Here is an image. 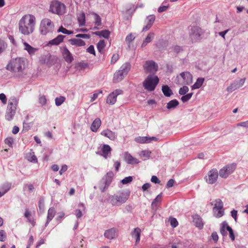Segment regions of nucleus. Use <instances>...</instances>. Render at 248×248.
Wrapping results in <instances>:
<instances>
[{
  "label": "nucleus",
  "instance_id": "f257e3e1",
  "mask_svg": "<svg viewBox=\"0 0 248 248\" xmlns=\"http://www.w3.org/2000/svg\"><path fill=\"white\" fill-rule=\"evenodd\" d=\"M35 17L31 15L23 16L19 22V30L24 35L31 33L34 30L35 24Z\"/></svg>",
  "mask_w": 248,
  "mask_h": 248
},
{
  "label": "nucleus",
  "instance_id": "f03ea898",
  "mask_svg": "<svg viewBox=\"0 0 248 248\" xmlns=\"http://www.w3.org/2000/svg\"><path fill=\"white\" fill-rule=\"evenodd\" d=\"M18 101L19 99L14 96H11L9 99L5 116L7 120L11 121L13 119L16 112Z\"/></svg>",
  "mask_w": 248,
  "mask_h": 248
},
{
  "label": "nucleus",
  "instance_id": "7ed1b4c3",
  "mask_svg": "<svg viewBox=\"0 0 248 248\" xmlns=\"http://www.w3.org/2000/svg\"><path fill=\"white\" fill-rule=\"evenodd\" d=\"M25 61L24 58H17L12 59L6 66L7 70L14 72L22 71L25 68Z\"/></svg>",
  "mask_w": 248,
  "mask_h": 248
},
{
  "label": "nucleus",
  "instance_id": "20e7f679",
  "mask_svg": "<svg viewBox=\"0 0 248 248\" xmlns=\"http://www.w3.org/2000/svg\"><path fill=\"white\" fill-rule=\"evenodd\" d=\"M129 193L119 192L109 197L110 203L113 206H118L124 203L128 199Z\"/></svg>",
  "mask_w": 248,
  "mask_h": 248
},
{
  "label": "nucleus",
  "instance_id": "39448f33",
  "mask_svg": "<svg viewBox=\"0 0 248 248\" xmlns=\"http://www.w3.org/2000/svg\"><path fill=\"white\" fill-rule=\"evenodd\" d=\"M159 80V78L156 76L149 75L143 82V87L146 90L152 92L155 89Z\"/></svg>",
  "mask_w": 248,
  "mask_h": 248
},
{
  "label": "nucleus",
  "instance_id": "423d86ee",
  "mask_svg": "<svg viewBox=\"0 0 248 248\" xmlns=\"http://www.w3.org/2000/svg\"><path fill=\"white\" fill-rule=\"evenodd\" d=\"M131 68L130 64L128 62L124 63L114 74L113 80L114 82H118L124 79L127 74Z\"/></svg>",
  "mask_w": 248,
  "mask_h": 248
},
{
  "label": "nucleus",
  "instance_id": "0eeeda50",
  "mask_svg": "<svg viewBox=\"0 0 248 248\" xmlns=\"http://www.w3.org/2000/svg\"><path fill=\"white\" fill-rule=\"evenodd\" d=\"M54 25L51 20L48 18L43 19L40 23V31L42 34L46 35L54 31Z\"/></svg>",
  "mask_w": 248,
  "mask_h": 248
},
{
  "label": "nucleus",
  "instance_id": "6e6552de",
  "mask_svg": "<svg viewBox=\"0 0 248 248\" xmlns=\"http://www.w3.org/2000/svg\"><path fill=\"white\" fill-rule=\"evenodd\" d=\"M49 11L53 14L61 16L64 14L65 6L58 0L53 1L50 4Z\"/></svg>",
  "mask_w": 248,
  "mask_h": 248
},
{
  "label": "nucleus",
  "instance_id": "1a4fd4ad",
  "mask_svg": "<svg viewBox=\"0 0 248 248\" xmlns=\"http://www.w3.org/2000/svg\"><path fill=\"white\" fill-rule=\"evenodd\" d=\"M193 77L188 72H184L180 74V77H177L176 79V83L182 85H189L192 82Z\"/></svg>",
  "mask_w": 248,
  "mask_h": 248
},
{
  "label": "nucleus",
  "instance_id": "9d476101",
  "mask_svg": "<svg viewBox=\"0 0 248 248\" xmlns=\"http://www.w3.org/2000/svg\"><path fill=\"white\" fill-rule=\"evenodd\" d=\"M236 165L234 163L228 164L223 167L219 171V176L223 178H227L235 170Z\"/></svg>",
  "mask_w": 248,
  "mask_h": 248
},
{
  "label": "nucleus",
  "instance_id": "9b49d317",
  "mask_svg": "<svg viewBox=\"0 0 248 248\" xmlns=\"http://www.w3.org/2000/svg\"><path fill=\"white\" fill-rule=\"evenodd\" d=\"M202 34V30L198 27L195 26L191 28L189 37L192 43L197 42L201 39Z\"/></svg>",
  "mask_w": 248,
  "mask_h": 248
},
{
  "label": "nucleus",
  "instance_id": "f8f14e48",
  "mask_svg": "<svg viewBox=\"0 0 248 248\" xmlns=\"http://www.w3.org/2000/svg\"><path fill=\"white\" fill-rule=\"evenodd\" d=\"M143 68L146 73L154 75L158 70V65L153 61H147L143 65Z\"/></svg>",
  "mask_w": 248,
  "mask_h": 248
},
{
  "label": "nucleus",
  "instance_id": "ddd939ff",
  "mask_svg": "<svg viewBox=\"0 0 248 248\" xmlns=\"http://www.w3.org/2000/svg\"><path fill=\"white\" fill-rule=\"evenodd\" d=\"M219 172L216 169L210 170L205 177L206 182L209 184H214L217 180Z\"/></svg>",
  "mask_w": 248,
  "mask_h": 248
},
{
  "label": "nucleus",
  "instance_id": "4468645a",
  "mask_svg": "<svg viewBox=\"0 0 248 248\" xmlns=\"http://www.w3.org/2000/svg\"><path fill=\"white\" fill-rule=\"evenodd\" d=\"M123 93V91L122 90H115L108 94L106 99V103L109 105H114L116 102L117 96Z\"/></svg>",
  "mask_w": 248,
  "mask_h": 248
},
{
  "label": "nucleus",
  "instance_id": "2eb2a0df",
  "mask_svg": "<svg viewBox=\"0 0 248 248\" xmlns=\"http://www.w3.org/2000/svg\"><path fill=\"white\" fill-rule=\"evenodd\" d=\"M246 78H241L239 80H235L227 88L228 92H232L241 87L244 84Z\"/></svg>",
  "mask_w": 248,
  "mask_h": 248
},
{
  "label": "nucleus",
  "instance_id": "dca6fc26",
  "mask_svg": "<svg viewBox=\"0 0 248 248\" xmlns=\"http://www.w3.org/2000/svg\"><path fill=\"white\" fill-rule=\"evenodd\" d=\"M157 140V139L155 137H138L135 139L137 142L140 143H148Z\"/></svg>",
  "mask_w": 248,
  "mask_h": 248
},
{
  "label": "nucleus",
  "instance_id": "f3484780",
  "mask_svg": "<svg viewBox=\"0 0 248 248\" xmlns=\"http://www.w3.org/2000/svg\"><path fill=\"white\" fill-rule=\"evenodd\" d=\"M101 135L111 140H114L117 138V135L115 133L108 129L103 130L101 132Z\"/></svg>",
  "mask_w": 248,
  "mask_h": 248
},
{
  "label": "nucleus",
  "instance_id": "a211bd4d",
  "mask_svg": "<svg viewBox=\"0 0 248 248\" xmlns=\"http://www.w3.org/2000/svg\"><path fill=\"white\" fill-rule=\"evenodd\" d=\"M62 55L65 61L68 63H71L74 59L72 54L66 47L62 49Z\"/></svg>",
  "mask_w": 248,
  "mask_h": 248
},
{
  "label": "nucleus",
  "instance_id": "6ab92c4d",
  "mask_svg": "<svg viewBox=\"0 0 248 248\" xmlns=\"http://www.w3.org/2000/svg\"><path fill=\"white\" fill-rule=\"evenodd\" d=\"M56 211L55 208L54 207L49 208L47 211L46 221L45 225V227H46L48 225L49 223L54 217Z\"/></svg>",
  "mask_w": 248,
  "mask_h": 248
},
{
  "label": "nucleus",
  "instance_id": "aec40b11",
  "mask_svg": "<svg viewBox=\"0 0 248 248\" xmlns=\"http://www.w3.org/2000/svg\"><path fill=\"white\" fill-rule=\"evenodd\" d=\"M102 154L101 155L105 158H107L109 157L111 154V148L108 144H103L101 148Z\"/></svg>",
  "mask_w": 248,
  "mask_h": 248
},
{
  "label": "nucleus",
  "instance_id": "412c9836",
  "mask_svg": "<svg viewBox=\"0 0 248 248\" xmlns=\"http://www.w3.org/2000/svg\"><path fill=\"white\" fill-rule=\"evenodd\" d=\"M23 45L24 49L27 51L30 56L34 55L35 52L38 50L37 48L31 46L27 42H23Z\"/></svg>",
  "mask_w": 248,
  "mask_h": 248
},
{
  "label": "nucleus",
  "instance_id": "4be33fe9",
  "mask_svg": "<svg viewBox=\"0 0 248 248\" xmlns=\"http://www.w3.org/2000/svg\"><path fill=\"white\" fill-rule=\"evenodd\" d=\"M124 159L128 164H135L139 163V161L138 159L134 158L128 153H125L124 154Z\"/></svg>",
  "mask_w": 248,
  "mask_h": 248
},
{
  "label": "nucleus",
  "instance_id": "5701e85b",
  "mask_svg": "<svg viewBox=\"0 0 248 248\" xmlns=\"http://www.w3.org/2000/svg\"><path fill=\"white\" fill-rule=\"evenodd\" d=\"M101 124V121L99 118H96L92 123L91 126V130L94 132L97 131Z\"/></svg>",
  "mask_w": 248,
  "mask_h": 248
},
{
  "label": "nucleus",
  "instance_id": "b1692460",
  "mask_svg": "<svg viewBox=\"0 0 248 248\" xmlns=\"http://www.w3.org/2000/svg\"><path fill=\"white\" fill-rule=\"evenodd\" d=\"M69 41L72 45L76 46H82L85 45V42L78 38L71 39Z\"/></svg>",
  "mask_w": 248,
  "mask_h": 248
},
{
  "label": "nucleus",
  "instance_id": "393cba45",
  "mask_svg": "<svg viewBox=\"0 0 248 248\" xmlns=\"http://www.w3.org/2000/svg\"><path fill=\"white\" fill-rule=\"evenodd\" d=\"M116 230L111 228L105 231L104 236L108 239H114L115 237Z\"/></svg>",
  "mask_w": 248,
  "mask_h": 248
},
{
  "label": "nucleus",
  "instance_id": "a878e982",
  "mask_svg": "<svg viewBox=\"0 0 248 248\" xmlns=\"http://www.w3.org/2000/svg\"><path fill=\"white\" fill-rule=\"evenodd\" d=\"M64 37L65 36L62 35H59L55 38L50 40L48 44L50 45H58L63 41Z\"/></svg>",
  "mask_w": 248,
  "mask_h": 248
},
{
  "label": "nucleus",
  "instance_id": "bb28decb",
  "mask_svg": "<svg viewBox=\"0 0 248 248\" xmlns=\"http://www.w3.org/2000/svg\"><path fill=\"white\" fill-rule=\"evenodd\" d=\"M141 230L139 228H136L131 232L132 237L136 238V243H138L140 241Z\"/></svg>",
  "mask_w": 248,
  "mask_h": 248
},
{
  "label": "nucleus",
  "instance_id": "cd10ccee",
  "mask_svg": "<svg viewBox=\"0 0 248 248\" xmlns=\"http://www.w3.org/2000/svg\"><path fill=\"white\" fill-rule=\"evenodd\" d=\"M154 37H155L154 33L152 32H150L148 34V35L147 36V37H146V38L145 39L144 41L143 42V43L141 45V47H145L147 45V44L150 43L153 40Z\"/></svg>",
  "mask_w": 248,
  "mask_h": 248
},
{
  "label": "nucleus",
  "instance_id": "c85d7f7f",
  "mask_svg": "<svg viewBox=\"0 0 248 248\" xmlns=\"http://www.w3.org/2000/svg\"><path fill=\"white\" fill-rule=\"evenodd\" d=\"M26 157L28 161H29L31 162H33V163H37V158L36 157V156L35 155L34 153L31 151L26 154Z\"/></svg>",
  "mask_w": 248,
  "mask_h": 248
},
{
  "label": "nucleus",
  "instance_id": "c756f323",
  "mask_svg": "<svg viewBox=\"0 0 248 248\" xmlns=\"http://www.w3.org/2000/svg\"><path fill=\"white\" fill-rule=\"evenodd\" d=\"M211 204L214 206L213 208H215V210H217V208H218L219 209H223V203L222 201L219 199H216L214 201L212 202Z\"/></svg>",
  "mask_w": 248,
  "mask_h": 248
},
{
  "label": "nucleus",
  "instance_id": "7c9ffc66",
  "mask_svg": "<svg viewBox=\"0 0 248 248\" xmlns=\"http://www.w3.org/2000/svg\"><path fill=\"white\" fill-rule=\"evenodd\" d=\"M204 81V78H198L196 82L192 86V90L197 89L200 88L202 85Z\"/></svg>",
  "mask_w": 248,
  "mask_h": 248
},
{
  "label": "nucleus",
  "instance_id": "2f4dec72",
  "mask_svg": "<svg viewBox=\"0 0 248 248\" xmlns=\"http://www.w3.org/2000/svg\"><path fill=\"white\" fill-rule=\"evenodd\" d=\"M227 227H230L226 221H224L221 224L220 233L223 236L227 235Z\"/></svg>",
  "mask_w": 248,
  "mask_h": 248
},
{
  "label": "nucleus",
  "instance_id": "473e14b6",
  "mask_svg": "<svg viewBox=\"0 0 248 248\" xmlns=\"http://www.w3.org/2000/svg\"><path fill=\"white\" fill-rule=\"evenodd\" d=\"M95 35L103 37L105 38H108L110 35V32L108 30H103L101 31H96L94 33Z\"/></svg>",
  "mask_w": 248,
  "mask_h": 248
},
{
  "label": "nucleus",
  "instance_id": "72a5a7b5",
  "mask_svg": "<svg viewBox=\"0 0 248 248\" xmlns=\"http://www.w3.org/2000/svg\"><path fill=\"white\" fill-rule=\"evenodd\" d=\"M178 105V101L176 99H173L167 103V108L168 109H172L175 108Z\"/></svg>",
  "mask_w": 248,
  "mask_h": 248
},
{
  "label": "nucleus",
  "instance_id": "f704fd0d",
  "mask_svg": "<svg viewBox=\"0 0 248 248\" xmlns=\"http://www.w3.org/2000/svg\"><path fill=\"white\" fill-rule=\"evenodd\" d=\"M162 91L164 95L167 97H170L172 94V91L167 85L163 86Z\"/></svg>",
  "mask_w": 248,
  "mask_h": 248
},
{
  "label": "nucleus",
  "instance_id": "c9c22d12",
  "mask_svg": "<svg viewBox=\"0 0 248 248\" xmlns=\"http://www.w3.org/2000/svg\"><path fill=\"white\" fill-rule=\"evenodd\" d=\"M113 176V173L112 171H109L107 173V175L102 179L103 180H105L107 182V186H109L111 181L112 177Z\"/></svg>",
  "mask_w": 248,
  "mask_h": 248
},
{
  "label": "nucleus",
  "instance_id": "e433bc0d",
  "mask_svg": "<svg viewBox=\"0 0 248 248\" xmlns=\"http://www.w3.org/2000/svg\"><path fill=\"white\" fill-rule=\"evenodd\" d=\"M109 186H107V182L105 180L102 179L99 183L98 187L102 192H104Z\"/></svg>",
  "mask_w": 248,
  "mask_h": 248
},
{
  "label": "nucleus",
  "instance_id": "4c0bfd02",
  "mask_svg": "<svg viewBox=\"0 0 248 248\" xmlns=\"http://www.w3.org/2000/svg\"><path fill=\"white\" fill-rule=\"evenodd\" d=\"M78 23L80 26H84L85 24V15L82 13L78 15Z\"/></svg>",
  "mask_w": 248,
  "mask_h": 248
},
{
  "label": "nucleus",
  "instance_id": "58836bf2",
  "mask_svg": "<svg viewBox=\"0 0 248 248\" xmlns=\"http://www.w3.org/2000/svg\"><path fill=\"white\" fill-rule=\"evenodd\" d=\"M24 217L27 218L31 223L34 226L35 224V222L33 220H32L31 218V213L28 209H26L25 212L24 213Z\"/></svg>",
  "mask_w": 248,
  "mask_h": 248
},
{
  "label": "nucleus",
  "instance_id": "ea45409f",
  "mask_svg": "<svg viewBox=\"0 0 248 248\" xmlns=\"http://www.w3.org/2000/svg\"><path fill=\"white\" fill-rule=\"evenodd\" d=\"M193 222L197 227L202 228L203 226L201 218L198 216H195L194 217Z\"/></svg>",
  "mask_w": 248,
  "mask_h": 248
},
{
  "label": "nucleus",
  "instance_id": "a19ab883",
  "mask_svg": "<svg viewBox=\"0 0 248 248\" xmlns=\"http://www.w3.org/2000/svg\"><path fill=\"white\" fill-rule=\"evenodd\" d=\"M105 46L106 44L105 41L103 40H100L97 44V48L98 51L102 53Z\"/></svg>",
  "mask_w": 248,
  "mask_h": 248
},
{
  "label": "nucleus",
  "instance_id": "79ce46f5",
  "mask_svg": "<svg viewBox=\"0 0 248 248\" xmlns=\"http://www.w3.org/2000/svg\"><path fill=\"white\" fill-rule=\"evenodd\" d=\"M162 197V193H161L158 194L152 203V206L153 207H156L157 206V203L160 202Z\"/></svg>",
  "mask_w": 248,
  "mask_h": 248
},
{
  "label": "nucleus",
  "instance_id": "37998d69",
  "mask_svg": "<svg viewBox=\"0 0 248 248\" xmlns=\"http://www.w3.org/2000/svg\"><path fill=\"white\" fill-rule=\"evenodd\" d=\"M217 210H215V208H213V212L216 217H220L224 215V212L222 209L217 208Z\"/></svg>",
  "mask_w": 248,
  "mask_h": 248
},
{
  "label": "nucleus",
  "instance_id": "c03bdc74",
  "mask_svg": "<svg viewBox=\"0 0 248 248\" xmlns=\"http://www.w3.org/2000/svg\"><path fill=\"white\" fill-rule=\"evenodd\" d=\"M155 20V16L153 15H151L147 16L145 21L146 24H148L150 25H153Z\"/></svg>",
  "mask_w": 248,
  "mask_h": 248
},
{
  "label": "nucleus",
  "instance_id": "a18cd8bd",
  "mask_svg": "<svg viewBox=\"0 0 248 248\" xmlns=\"http://www.w3.org/2000/svg\"><path fill=\"white\" fill-rule=\"evenodd\" d=\"M93 15L94 16L95 25L97 27L99 26L101 24V18L100 16L96 13H93Z\"/></svg>",
  "mask_w": 248,
  "mask_h": 248
},
{
  "label": "nucleus",
  "instance_id": "49530a36",
  "mask_svg": "<svg viewBox=\"0 0 248 248\" xmlns=\"http://www.w3.org/2000/svg\"><path fill=\"white\" fill-rule=\"evenodd\" d=\"M58 32H62L65 34H71L73 33V31L67 30L66 29L61 26L58 30Z\"/></svg>",
  "mask_w": 248,
  "mask_h": 248
},
{
  "label": "nucleus",
  "instance_id": "de8ad7c7",
  "mask_svg": "<svg viewBox=\"0 0 248 248\" xmlns=\"http://www.w3.org/2000/svg\"><path fill=\"white\" fill-rule=\"evenodd\" d=\"M65 98L63 96H60L57 97L55 99V104L57 106L61 105L62 103L65 101Z\"/></svg>",
  "mask_w": 248,
  "mask_h": 248
},
{
  "label": "nucleus",
  "instance_id": "09e8293b",
  "mask_svg": "<svg viewBox=\"0 0 248 248\" xmlns=\"http://www.w3.org/2000/svg\"><path fill=\"white\" fill-rule=\"evenodd\" d=\"M151 152L148 150H144L140 152V155L144 157V159L148 158L150 155Z\"/></svg>",
  "mask_w": 248,
  "mask_h": 248
},
{
  "label": "nucleus",
  "instance_id": "8fccbe9b",
  "mask_svg": "<svg viewBox=\"0 0 248 248\" xmlns=\"http://www.w3.org/2000/svg\"><path fill=\"white\" fill-rule=\"evenodd\" d=\"M135 38V36L132 33H130L126 36L125 42L127 44L129 45L130 43L134 40Z\"/></svg>",
  "mask_w": 248,
  "mask_h": 248
},
{
  "label": "nucleus",
  "instance_id": "3c124183",
  "mask_svg": "<svg viewBox=\"0 0 248 248\" xmlns=\"http://www.w3.org/2000/svg\"><path fill=\"white\" fill-rule=\"evenodd\" d=\"M188 91L189 89L188 87L184 86L179 89V93L180 95H185L186 93L188 92Z\"/></svg>",
  "mask_w": 248,
  "mask_h": 248
},
{
  "label": "nucleus",
  "instance_id": "603ef678",
  "mask_svg": "<svg viewBox=\"0 0 248 248\" xmlns=\"http://www.w3.org/2000/svg\"><path fill=\"white\" fill-rule=\"evenodd\" d=\"M132 180H133V177L132 176H128V177H125L124 179H123L121 181V182L123 184L126 185V184H129L130 182H131L132 181Z\"/></svg>",
  "mask_w": 248,
  "mask_h": 248
},
{
  "label": "nucleus",
  "instance_id": "864d4df0",
  "mask_svg": "<svg viewBox=\"0 0 248 248\" xmlns=\"http://www.w3.org/2000/svg\"><path fill=\"white\" fill-rule=\"evenodd\" d=\"M192 94V93H190L183 96L181 97V100L183 102H187L191 98Z\"/></svg>",
  "mask_w": 248,
  "mask_h": 248
},
{
  "label": "nucleus",
  "instance_id": "5fc2aeb1",
  "mask_svg": "<svg viewBox=\"0 0 248 248\" xmlns=\"http://www.w3.org/2000/svg\"><path fill=\"white\" fill-rule=\"evenodd\" d=\"M170 224L172 227L175 228L178 226V223L177 219L174 217H171L170 219Z\"/></svg>",
  "mask_w": 248,
  "mask_h": 248
},
{
  "label": "nucleus",
  "instance_id": "6e6d98bb",
  "mask_svg": "<svg viewBox=\"0 0 248 248\" xmlns=\"http://www.w3.org/2000/svg\"><path fill=\"white\" fill-rule=\"evenodd\" d=\"M14 142V139L11 137H8L5 140V144H7L9 146L12 147Z\"/></svg>",
  "mask_w": 248,
  "mask_h": 248
},
{
  "label": "nucleus",
  "instance_id": "4d7b16f0",
  "mask_svg": "<svg viewBox=\"0 0 248 248\" xmlns=\"http://www.w3.org/2000/svg\"><path fill=\"white\" fill-rule=\"evenodd\" d=\"M65 216V214L64 212H62L60 213H59L58 214V216L56 218V220L58 222V223H60L61 222V219L64 217Z\"/></svg>",
  "mask_w": 248,
  "mask_h": 248
},
{
  "label": "nucleus",
  "instance_id": "13d9d810",
  "mask_svg": "<svg viewBox=\"0 0 248 248\" xmlns=\"http://www.w3.org/2000/svg\"><path fill=\"white\" fill-rule=\"evenodd\" d=\"M227 231L229 232L230 237L233 241L235 239V236L233 234L232 229L230 227H227Z\"/></svg>",
  "mask_w": 248,
  "mask_h": 248
},
{
  "label": "nucleus",
  "instance_id": "bf43d9fd",
  "mask_svg": "<svg viewBox=\"0 0 248 248\" xmlns=\"http://www.w3.org/2000/svg\"><path fill=\"white\" fill-rule=\"evenodd\" d=\"M6 44L3 41L0 40V53L2 52L6 47Z\"/></svg>",
  "mask_w": 248,
  "mask_h": 248
},
{
  "label": "nucleus",
  "instance_id": "052dcab7",
  "mask_svg": "<svg viewBox=\"0 0 248 248\" xmlns=\"http://www.w3.org/2000/svg\"><path fill=\"white\" fill-rule=\"evenodd\" d=\"M102 93V91L101 90H99L97 93H94L91 97V101H94L98 97L99 94Z\"/></svg>",
  "mask_w": 248,
  "mask_h": 248
},
{
  "label": "nucleus",
  "instance_id": "680f3d73",
  "mask_svg": "<svg viewBox=\"0 0 248 248\" xmlns=\"http://www.w3.org/2000/svg\"><path fill=\"white\" fill-rule=\"evenodd\" d=\"M39 101L40 104L42 105H45L46 102V99L45 96H41L39 98Z\"/></svg>",
  "mask_w": 248,
  "mask_h": 248
},
{
  "label": "nucleus",
  "instance_id": "e2e57ef3",
  "mask_svg": "<svg viewBox=\"0 0 248 248\" xmlns=\"http://www.w3.org/2000/svg\"><path fill=\"white\" fill-rule=\"evenodd\" d=\"M0 100L3 104L5 105L7 103V98L4 93L0 94Z\"/></svg>",
  "mask_w": 248,
  "mask_h": 248
},
{
  "label": "nucleus",
  "instance_id": "0e129e2a",
  "mask_svg": "<svg viewBox=\"0 0 248 248\" xmlns=\"http://www.w3.org/2000/svg\"><path fill=\"white\" fill-rule=\"evenodd\" d=\"M6 238L5 232L3 230L0 231V241L3 242Z\"/></svg>",
  "mask_w": 248,
  "mask_h": 248
},
{
  "label": "nucleus",
  "instance_id": "69168bd1",
  "mask_svg": "<svg viewBox=\"0 0 248 248\" xmlns=\"http://www.w3.org/2000/svg\"><path fill=\"white\" fill-rule=\"evenodd\" d=\"M237 126H241L245 128H248V120L245 122H242L237 124Z\"/></svg>",
  "mask_w": 248,
  "mask_h": 248
},
{
  "label": "nucleus",
  "instance_id": "338daca9",
  "mask_svg": "<svg viewBox=\"0 0 248 248\" xmlns=\"http://www.w3.org/2000/svg\"><path fill=\"white\" fill-rule=\"evenodd\" d=\"M87 51L90 54H93L94 55L95 54L94 46L93 45L90 46L87 49Z\"/></svg>",
  "mask_w": 248,
  "mask_h": 248
},
{
  "label": "nucleus",
  "instance_id": "774afa93",
  "mask_svg": "<svg viewBox=\"0 0 248 248\" xmlns=\"http://www.w3.org/2000/svg\"><path fill=\"white\" fill-rule=\"evenodd\" d=\"M68 169V167L66 165L62 166L61 170L59 171L60 174L62 175L63 173L65 172Z\"/></svg>",
  "mask_w": 248,
  "mask_h": 248
}]
</instances>
